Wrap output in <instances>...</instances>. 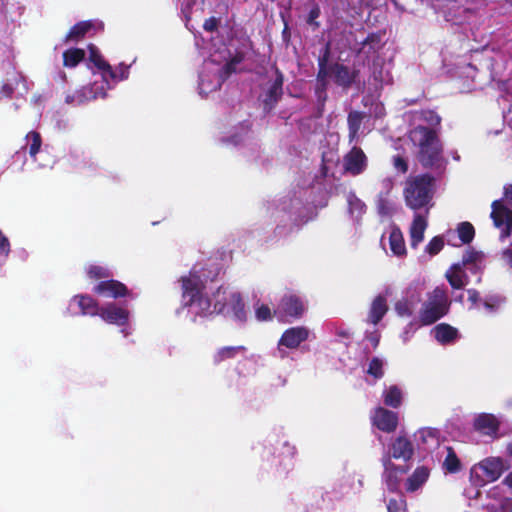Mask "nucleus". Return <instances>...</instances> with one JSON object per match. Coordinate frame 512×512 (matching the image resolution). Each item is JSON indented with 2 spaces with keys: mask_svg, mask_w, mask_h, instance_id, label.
<instances>
[{
  "mask_svg": "<svg viewBox=\"0 0 512 512\" xmlns=\"http://www.w3.org/2000/svg\"><path fill=\"white\" fill-rule=\"evenodd\" d=\"M382 465L384 467L383 479L390 491L398 488L400 483V476L408 472L407 466L396 465L392 462L391 456L384 455L382 457Z\"/></svg>",
  "mask_w": 512,
  "mask_h": 512,
  "instance_id": "obj_9",
  "label": "nucleus"
},
{
  "mask_svg": "<svg viewBox=\"0 0 512 512\" xmlns=\"http://www.w3.org/2000/svg\"><path fill=\"white\" fill-rule=\"evenodd\" d=\"M255 316L258 321H268L272 319V313L269 306L262 304L255 311Z\"/></svg>",
  "mask_w": 512,
  "mask_h": 512,
  "instance_id": "obj_44",
  "label": "nucleus"
},
{
  "mask_svg": "<svg viewBox=\"0 0 512 512\" xmlns=\"http://www.w3.org/2000/svg\"><path fill=\"white\" fill-rule=\"evenodd\" d=\"M180 282L182 287V298L184 306L187 304H192L197 297L203 294L205 289L204 282L195 272H190L189 275L182 276L180 278Z\"/></svg>",
  "mask_w": 512,
  "mask_h": 512,
  "instance_id": "obj_6",
  "label": "nucleus"
},
{
  "mask_svg": "<svg viewBox=\"0 0 512 512\" xmlns=\"http://www.w3.org/2000/svg\"><path fill=\"white\" fill-rule=\"evenodd\" d=\"M445 278L453 289L460 290L469 284L470 279L465 271V268L461 266V261L452 264L445 273Z\"/></svg>",
  "mask_w": 512,
  "mask_h": 512,
  "instance_id": "obj_18",
  "label": "nucleus"
},
{
  "mask_svg": "<svg viewBox=\"0 0 512 512\" xmlns=\"http://www.w3.org/2000/svg\"><path fill=\"white\" fill-rule=\"evenodd\" d=\"M91 87L93 88V93H97V98L105 97L106 92H105L104 84H101V85L94 84Z\"/></svg>",
  "mask_w": 512,
  "mask_h": 512,
  "instance_id": "obj_55",
  "label": "nucleus"
},
{
  "mask_svg": "<svg viewBox=\"0 0 512 512\" xmlns=\"http://www.w3.org/2000/svg\"><path fill=\"white\" fill-rule=\"evenodd\" d=\"M366 168V162H345L343 167L345 172L352 174L353 176L362 173Z\"/></svg>",
  "mask_w": 512,
  "mask_h": 512,
  "instance_id": "obj_43",
  "label": "nucleus"
},
{
  "mask_svg": "<svg viewBox=\"0 0 512 512\" xmlns=\"http://www.w3.org/2000/svg\"><path fill=\"white\" fill-rule=\"evenodd\" d=\"M10 251V243L8 238L0 231V252L5 253L6 255Z\"/></svg>",
  "mask_w": 512,
  "mask_h": 512,
  "instance_id": "obj_49",
  "label": "nucleus"
},
{
  "mask_svg": "<svg viewBox=\"0 0 512 512\" xmlns=\"http://www.w3.org/2000/svg\"><path fill=\"white\" fill-rule=\"evenodd\" d=\"M487 495L491 499L484 505L487 512H512V498L500 496L497 487L489 490Z\"/></svg>",
  "mask_w": 512,
  "mask_h": 512,
  "instance_id": "obj_17",
  "label": "nucleus"
},
{
  "mask_svg": "<svg viewBox=\"0 0 512 512\" xmlns=\"http://www.w3.org/2000/svg\"><path fill=\"white\" fill-rule=\"evenodd\" d=\"M221 296V287L218 288L216 292V301L214 303L213 309H211V301L210 299L202 294L197 297L192 304H187L185 307H191L196 316H207L212 313L216 314H225L226 304L220 300Z\"/></svg>",
  "mask_w": 512,
  "mask_h": 512,
  "instance_id": "obj_7",
  "label": "nucleus"
},
{
  "mask_svg": "<svg viewBox=\"0 0 512 512\" xmlns=\"http://www.w3.org/2000/svg\"><path fill=\"white\" fill-rule=\"evenodd\" d=\"M451 301L443 287H435L427 294V298L419 311V321L428 326L436 323L450 311Z\"/></svg>",
  "mask_w": 512,
  "mask_h": 512,
  "instance_id": "obj_2",
  "label": "nucleus"
},
{
  "mask_svg": "<svg viewBox=\"0 0 512 512\" xmlns=\"http://www.w3.org/2000/svg\"><path fill=\"white\" fill-rule=\"evenodd\" d=\"M409 138L419 147V155L422 158L433 160L442 151V145L436 133L426 127L418 126L411 130Z\"/></svg>",
  "mask_w": 512,
  "mask_h": 512,
  "instance_id": "obj_3",
  "label": "nucleus"
},
{
  "mask_svg": "<svg viewBox=\"0 0 512 512\" xmlns=\"http://www.w3.org/2000/svg\"><path fill=\"white\" fill-rule=\"evenodd\" d=\"M508 469L504 460L500 457H490L482 460L471 469V476L482 477L481 484L498 480L503 472Z\"/></svg>",
  "mask_w": 512,
  "mask_h": 512,
  "instance_id": "obj_5",
  "label": "nucleus"
},
{
  "mask_svg": "<svg viewBox=\"0 0 512 512\" xmlns=\"http://www.w3.org/2000/svg\"><path fill=\"white\" fill-rule=\"evenodd\" d=\"M282 85H283V77L280 72L276 69L274 71V78L271 86L267 91L266 98L264 100L265 105L271 108L274 103L278 101V99L282 95Z\"/></svg>",
  "mask_w": 512,
  "mask_h": 512,
  "instance_id": "obj_24",
  "label": "nucleus"
},
{
  "mask_svg": "<svg viewBox=\"0 0 512 512\" xmlns=\"http://www.w3.org/2000/svg\"><path fill=\"white\" fill-rule=\"evenodd\" d=\"M506 454L512 458V440L506 446Z\"/></svg>",
  "mask_w": 512,
  "mask_h": 512,
  "instance_id": "obj_62",
  "label": "nucleus"
},
{
  "mask_svg": "<svg viewBox=\"0 0 512 512\" xmlns=\"http://www.w3.org/2000/svg\"><path fill=\"white\" fill-rule=\"evenodd\" d=\"M92 27L90 22H80L76 24L67 35L68 40H78L83 37Z\"/></svg>",
  "mask_w": 512,
  "mask_h": 512,
  "instance_id": "obj_37",
  "label": "nucleus"
},
{
  "mask_svg": "<svg viewBox=\"0 0 512 512\" xmlns=\"http://www.w3.org/2000/svg\"><path fill=\"white\" fill-rule=\"evenodd\" d=\"M473 427L483 435L497 438L500 421L493 414L481 413L474 419Z\"/></svg>",
  "mask_w": 512,
  "mask_h": 512,
  "instance_id": "obj_13",
  "label": "nucleus"
},
{
  "mask_svg": "<svg viewBox=\"0 0 512 512\" xmlns=\"http://www.w3.org/2000/svg\"><path fill=\"white\" fill-rule=\"evenodd\" d=\"M309 337V330L304 326H296L286 329L279 342V346H285L289 349H295L306 341Z\"/></svg>",
  "mask_w": 512,
  "mask_h": 512,
  "instance_id": "obj_14",
  "label": "nucleus"
},
{
  "mask_svg": "<svg viewBox=\"0 0 512 512\" xmlns=\"http://www.w3.org/2000/svg\"><path fill=\"white\" fill-rule=\"evenodd\" d=\"M504 196L508 204L512 207V184H508L504 187Z\"/></svg>",
  "mask_w": 512,
  "mask_h": 512,
  "instance_id": "obj_56",
  "label": "nucleus"
},
{
  "mask_svg": "<svg viewBox=\"0 0 512 512\" xmlns=\"http://www.w3.org/2000/svg\"><path fill=\"white\" fill-rule=\"evenodd\" d=\"M246 351L247 348L243 345L221 347L214 353L213 363L219 365L224 361L236 358L239 354H245Z\"/></svg>",
  "mask_w": 512,
  "mask_h": 512,
  "instance_id": "obj_23",
  "label": "nucleus"
},
{
  "mask_svg": "<svg viewBox=\"0 0 512 512\" xmlns=\"http://www.w3.org/2000/svg\"><path fill=\"white\" fill-rule=\"evenodd\" d=\"M66 102L69 103V104L77 105V103H76V92L74 94H72V95H68L66 97Z\"/></svg>",
  "mask_w": 512,
  "mask_h": 512,
  "instance_id": "obj_60",
  "label": "nucleus"
},
{
  "mask_svg": "<svg viewBox=\"0 0 512 512\" xmlns=\"http://www.w3.org/2000/svg\"><path fill=\"white\" fill-rule=\"evenodd\" d=\"M89 59L91 62H93L95 64V66L102 70V71H107L110 73L111 77H114V74L113 72L111 71V67L108 63H106L101 55L99 54L97 48L93 45H90L89 46Z\"/></svg>",
  "mask_w": 512,
  "mask_h": 512,
  "instance_id": "obj_34",
  "label": "nucleus"
},
{
  "mask_svg": "<svg viewBox=\"0 0 512 512\" xmlns=\"http://www.w3.org/2000/svg\"><path fill=\"white\" fill-rule=\"evenodd\" d=\"M432 332L437 342L442 345L454 342L459 336L458 330L447 323H440L436 325Z\"/></svg>",
  "mask_w": 512,
  "mask_h": 512,
  "instance_id": "obj_22",
  "label": "nucleus"
},
{
  "mask_svg": "<svg viewBox=\"0 0 512 512\" xmlns=\"http://www.w3.org/2000/svg\"><path fill=\"white\" fill-rule=\"evenodd\" d=\"M443 468L447 473H458L461 468V461L452 447H447V455L443 462Z\"/></svg>",
  "mask_w": 512,
  "mask_h": 512,
  "instance_id": "obj_29",
  "label": "nucleus"
},
{
  "mask_svg": "<svg viewBox=\"0 0 512 512\" xmlns=\"http://www.w3.org/2000/svg\"><path fill=\"white\" fill-rule=\"evenodd\" d=\"M434 182L430 174L408 177L403 189L406 206L414 211L427 207L433 199Z\"/></svg>",
  "mask_w": 512,
  "mask_h": 512,
  "instance_id": "obj_1",
  "label": "nucleus"
},
{
  "mask_svg": "<svg viewBox=\"0 0 512 512\" xmlns=\"http://www.w3.org/2000/svg\"><path fill=\"white\" fill-rule=\"evenodd\" d=\"M93 292L98 295L114 299L125 297L129 294L127 286L124 283L114 279H108L99 282L93 288Z\"/></svg>",
  "mask_w": 512,
  "mask_h": 512,
  "instance_id": "obj_12",
  "label": "nucleus"
},
{
  "mask_svg": "<svg viewBox=\"0 0 512 512\" xmlns=\"http://www.w3.org/2000/svg\"><path fill=\"white\" fill-rule=\"evenodd\" d=\"M444 247V240L441 236L433 237L426 246V252L432 256L437 255Z\"/></svg>",
  "mask_w": 512,
  "mask_h": 512,
  "instance_id": "obj_42",
  "label": "nucleus"
},
{
  "mask_svg": "<svg viewBox=\"0 0 512 512\" xmlns=\"http://www.w3.org/2000/svg\"><path fill=\"white\" fill-rule=\"evenodd\" d=\"M426 115H427V116H426V118H425V119H426V121H427L430 125H439V124H440L441 119H440V117H439L437 114H435L434 112L429 111V112H427V113H426Z\"/></svg>",
  "mask_w": 512,
  "mask_h": 512,
  "instance_id": "obj_53",
  "label": "nucleus"
},
{
  "mask_svg": "<svg viewBox=\"0 0 512 512\" xmlns=\"http://www.w3.org/2000/svg\"><path fill=\"white\" fill-rule=\"evenodd\" d=\"M426 228V218L421 214H415L410 227V245L412 248H417V246L423 241Z\"/></svg>",
  "mask_w": 512,
  "mask_h": 512,
  "instance_id": "obj_20",
  "label": "nucleus"
},
{
  "mask_svg": "<svg viewBox=\"0 0 512 512\" xmlns=\"http://www.w3.org/2000/svg\"><path fill=\"white\" fill-rule=\"evenodd\" d=\"M414 454V448L409 439L403 436L397 437L389 447V452L386 455L391 456V459H402L408 461Z\"/></svg>",
  "mask_w": 512,
  "mask_h": 512,
  "instance_id": "obj_16",
  "label": "nucleus"
},
{
  "mask_svg": "<svg viewBox=\"0 0 512 512\" xmlns=\"http://www.w3.org/2000/svg\"><path fill=\"white\" fill-rule=\"evenodd\" d=\"M217 26V21L215 18H210L205 21L204 28L207 31H213Z\"/></svg>",
  "mask_w": 512,
  "mask_h": 512,
  "instance_id": "obj_57",
  "label": "nucleus"
},
{
  "mask_svg": "<svg viewBox=\"0 0 512 512\" xmlns=\"http://www.w3.org/2000/svg\"><path fill=\"white\" fill-rule=\"evenodd\" d=\"M399 422L398 414L383 407H377L372 416V423L379 430L392 433L397 429Z\"/></svg>",
  "mask_w": 512,
  "mask_h": 512,
  "instance_id": "obj_11",
  "label": "nucleus"
},
{
  "mask_svg": "<svg viewBox=\"0 0 512 512\" xmlns=\"http://www.w3.org/2000/svg\"><path fill=\"white\" fill-rule=\"evenodd\" d=\"M491 218L494 225L500 228L512 223V210L504 206L499 200L492 203Z\"/></svg>",
  "mask_w": 512,
  "mask_h": 512,
  "instance_id": "obj_21",
  "label": "nucleus"
},
{
  "mask_svg": "<svg viewBox=\"0 0 512 512\" xmlns=\"http://www.w3.org/2000/svg\"><path fill=\"white\" fill-rule=\"evenodd\" d=\"M502 261L512 269V248H506L501 253Z\"/></svg>",
  "mask_w": 512,
  "mask_h": 512,
  "instance_id": "obj_50",
  "label": "nucleus"
},
{
  "mask_svg": "<svg viewBox=\"0 0 512 512\" xmlns=\"http://www.w3.org/2000/svg\"><path fill=\"white\" fill-rule=\"evenodd\" d=\"M366 372L375 379H381L384 376L383 361L378 357H373Z\"/></svg>",
  "mask_w": 512,
  "mask_h": 512,
  "instance_id": "obj_36",
  "label": "nucleus"
},
{
  "mask_svg": "<svg viewBox=\"0 0 512 512\" xmlns=\"http://www.w3.org/2000/svg\"><path fill=\"white\" fill-rule=\"evenodd\" d=\"M504 482L512 489V471L506 476Z\"/></svg>",
  "mask_w": 512,
  "mask_h": 512,
  "instance_id": "obj_61",
  "label": "nucleus"
},
{
  "mask_svg": "<svg viewBox=\"0 0 512 512\" xmlns=\"http://www.w3.org/2000/svg\"><path fill=\"white\" fill-rule=\"evenodd\" d=\"M348 212L355 221H359L366 212L365 203L359 199L355 193L350 192L347 195Z\"/></svg>",
  "mask_w": 512,
  "mask_h": 512,
  "instance_id": "obj_26",
  "label": "nucleus"
},
{
  "mask_svg": "<svg viewBox=\"0 0 512 512\" xmlns=\"http://www.w3.org/2000/svg\"><path fill=\"white\" fill-rule=\"evenodd\" d=\"M364 118V114L352 111L348 115V126H349V137L351 139L356 138L357 133L361 127L362 120Z\"/></svg>",
  "mask_w": 512,
  "mask_h": 512,
  "instance_id": "obj_33",
  "label": "nucleus"
},
{
  "mask_svg": "<svg viewBox=\"0 0 512 512\" xmlns=\"http://www.w3.org/2000/svg\"><path fill=\"white\" fill-rule=\"evenodd\" d=\"M387 298L384 295H377L369 308L367 322L377 325L388 312Z\"/></svg>",
  "mask_w": 512,
  "mask_h": 512,
  "instance_id": "obj_19",
  "label": "nucleus"
},
{
  "mask_svg": "<svg viewBox=\"0 0 512 512\" xmlns=\"http://www.w3.org/2000/svg\"><path fill=\"white\" fill-rule=\"evenodd\" d=\"M390 248L397 256H402L406 253L405 242L402 233L399 230H393L389 236Z\"/></svg>",
  "mask_w": 512,
  "mask_h": 512,
  "instance_id": "obj_31",
  "label": "nucleus"
},
{
  "mask_svg": "<svg viewBox=\"0 0 512 512\" xmlns=\"http://www.w3.org/2000/svg\"><path fill=\"white\" fill-rule=\"evenodd\" d=\"M499 304H500V300L498 297L496 296H491L489 298H486L483 302V305L484 307L489 311V312H495L498 307H499Z\"/></svg>",
  "mask_w": 512,
  "mask_h": 512,
  "instance_id": "obj_47",
  "label": "nucleus"
},
{
  "mask_svg": "<svg viewBox=\"0 0 512 512\" xmlns=\"http://www.w3.org/2000/svg\"><path fill=\"white\" fill-rule=\"evenodd\" d=\"M456 231L462 244H470L475 237V228L467 221L459 223Z\"/></svg>",
  "mask_w": 512,
  "mask_h": 512,
  "instance_id": "obj_30",
  "label": "nucleus"
},
{
  "mask_svg": "<svg viewBox=\"0 0 512 512\" xmlns=\"http://www.w3.org/2000/svg\"><path fill=\"white\" fill-rule=\"evenodd\" d=\"M485 261L486 255L483 251L476 250L474 247L469 246L462 255L461 266L465 268V271L477 275V282H480L481 275L485 269Z\"/></svg>",
  "mask_w": 512,
  "mask_h": 512,
  "instance_id": "obj_8",
  "label": "nucleus"
},
{
  "mask_svg": "<svg viewBox=\"0 0 512 512\" xmlns=\"http://www.w3.org/2000/svg\"><path fill=\"white\" fill-rule=\"evenodd\" d=\"M87 274L91 279H108L112 274L106 267L100 265H91L87 269Z\"/></svg>",
  "mask_w": 512,
  "mask_h": 512,
  "instance_id": "obj_38",
  "label": "nucleus"
},
{
  "mask_svg": "<svg viewBox=\"0 0 512 512\" xmlns=\"http://www.w3.org/2000/svg\"><path fill=\"white\" fill-rule=\"evenodd\" d=\"M468 300L472 304H476L480 300V294L476 289H468Z\"/></svg>",
  "mask_w": 512,
  "mask_h": 512,
  "instance_id": "obj_54",
  "label": "nucleus"
},
{
  "mask_svg": "<svg viewBox=\"0 0 512 512\" xmlns=\"http://www.w3.org/2000/svg\"><path fill=\"white\" fill-rule=\"evenodd\" d=\"M305 312L304 300L293 292L285 293L274 310V316L282 322L300 319Z\"/></svg>",
  "mask_w": 512,
  "mask_h": 512,
  "instance_id": "obj_4",
  "label": "nucleus"
},
{
  "mask_svg": "<svg viewBox=\"0 0 512 512\" xmlns=\"http://www.w3.org/2000/svg\"><path fill=\"white\" fill-rule=\"evenodd\" d=\"M26 138L30 157H35L41 146L40 135L36 132H30Z\"/></svg>",
  "mask_w": 512,
  "mask_h": 512,
  "instance_id": "obj_40",
  "label": "nucleus"
},
{
  "mask_svg": "<svg viewBox=\"0 0 512 512\" xmlns=\"http://www.w3.org/2000/svg\"><path fill=\"white\" fill-rule=\"evenodd\" d=\"M84 51L82 49H70L63 55L64 65L66 67H75L83 58Z\"/></svg>",
  "mask_w": 512,
  "mask_h": 512,
  "instance_id": "obj_35",
  "label": "nucleus"
},
{
  "mask_svg": "<svg viewBox=\"0 0 512 512\" xmlns=\"http://www.w3.org/2000/svg\"><path fill=\"white\" fill-rule=\"evenodd\" d=\"M220 300L226 304L225 313L231 311L233 318L240 323L247 321L245 303L239 292H232L226 297L225 291L221 290Z\"/></svg>",
  "mask_w": 512,
  "mask_h": 512,
  "instance_id": "obj_10",
  "label": "nucleus"
},
{
  "mask_svg": "<svg viewBox=\"0 0 512 512\" xmlns=\"http://www.w3.org/2000/svg\"><path fill=\"white\" fill-rule=\"evenodd\" d=\"M419 434H420V437L422 439V441L424 443L427 442V438H432V439H435V431L430 429V428H426V429H422L419 431Z\"/></svg>",
  "mask_w": 512,
  "mask_h": 512,
  "instance_id": "obj_52",
  "label": "nucleus"
},
{
  "mask_svg": "<svg viewBox=\"0 0 512 512\" xmlns=\"http://www.w3.org/2000/svg\"><path fill=\"white\" fill-rule=\"evenodd\" d=\"M333 73L336 79V82L342 86H348L352 83L354 79L353 73L345 66L336 65L333 68Z\"/></svg>",
  "mask_w": 512,
  "mask_h": 512,
  "instance_id": "obj_32",
  "label": "nucleus"
},
{
  "mask_svg": "<svg viewBox=\"0 0 512 512\" xmlns=\"http://www.w3.org/2000/svg\"><path fill=\"white\" fill-rule=\"evenodd\" d=\"M405 504H406V502L402 498H399V499L391 498L388 501L387 510H388V512H400L402 510V508L405 506Z\"/></svg>",
  "mask_w": 512,
  "mask_h": 512,
  "instance_id": "obj_45",
  "label": "nucleus"
},
{
  "mask_svg": "<svg viewBox=\"0 0 512 512\" xmlns=\"http://www.w3.org/2000/svg\"><path fill=\"white\" fill-rule=\"evenodd\" d=\"M372 344H373V347L376 348L379 344V337L378 336H373L370 338Z\"/></svg>",
  "mask_w": 512,
  "mask_h": 512,
  "instance_id": "obj_63",
  "label": "nucleus"
},
{
  "mask_svg": "<svg viewBox=\"0 0 512 512\" xmlns=\"http://www.w3.org/2000/svg\"><path fill=\"white\" fill-rule=\"evenodd\" d=\"M97 93H93V88L90 86L83 87L76 91V103L77 105L84 104L85 102L96 99Z\"/></svg>",
  "mask_w": 512,
  "mask_h": 512,
  "instance_id": "obj_41",
  "label": "nucleus"
},
{
  "mask_svg": "<svg viewBox=\"0 0 512 512\" xmlns=\"http://www.w3.org/2000/svg\"><path fill=\"white\" fill-rule=\"evenodd\" d=\"M365 155L360 148L354 147L350 153L346 156V160H364Z\"/></svg>",
  "mask_w": 512,
  "mask_h": 512,
  "instance_id": "obj_48",
  "label": "nucleus"
},
{
  "mask_svg": "<svg viewBox=\"0 0 512 512\" xmlns=\"http://www.w3.org/2000/svg\"><path fill=\"white\" fill-rule=\"evenodd\" d=\"M402 390L397 385H391L383 391L384 404L391 408H399L402 404Z\"/></svg>",
  "mask_w": 512,
  "mask_h": 512,
  "instance_id": "obj_27",
  "label": "nucleus"
},
{
  "mask_svg": "<svg viewBox=\"0 0 512 512\" xmlns=\"http://www.w3.org/2000/svg\"><path fill=\"white\" fill-rule=\"evenodd\" d=\"M99 316L102 320L109 324L123 326L128 322L129 312L124 308L118 307L114 303H110L104 307H101Z\"/></svg>",
  "mask_w": 512,
  "mask_h": 512,
  "instance_id": "obj_15",
  "label": "nucleus"
},
{
  "mask_svg": "<svg viewBox=\"0 0 512 512\" xmlns=\"http://www.w3.org/2000/svg\"><path fill=\"white\" fill-rule=\"evenodd\" d=\"M76 298L78 299V306L83 315H99L101 307H99L98 302L94 298L88 295H81Z\"/></svg>",
  "mask_w": 512,
  "mask_h": 512,
  "instance_id": "obj_28",
  "label": "nucleus"
},
{
  "mask_svg": "<svg viewBox=\"0 0 512 512\" xmlns=\"http://www.w3.org/2000/svg\"><path fill=\"white\" fill-rule=\"evenodd\" d=\"M394 308L397 315L400 317H410L413 314L412 303L406 298L398 300Z\"/></svg>",
  "mask_w": 512,
  "mask_h": 512,
  "instance_id": "obj_39",
  "label": "nucleus"
},
{
  "mask_svg": "<svg viewBox=\"0 0 512 512\" xmlns=\"http://www.w3.org/2000/svg\"><path fill=\"white\" fill-rule=\"evenodd\" d=\"M321 172H322V175L323 176H327V166H326V162H322V165H321Z\"/></svg>",
  "mask_w": 512,
  "mask_h": 512,
  "instance_id": "obj_64",
  "label": "nucleus"
},
{
  "mask_svg": "<svg viewBox=\"0 0 512 512\" xmlns=\"http://www.w3.org/2000/svg\"><path fill=\"white\" fill-rule=\"evenodd\" d=\"M504 229L502 230V233H501V237L502 238H506L508 236H510L511 232H512V223L508 224V225H504Z\"/></svg>",
  "mask_w": 512,
  "mask_h": 512,
  "instance_id": "obj_59",
  "label": "nucleus"
},
{
  "mask_svg": "<svg viewBox=\"0 0 512 512\" xmlns=\"http://www.w3.org/2000/svg\"><path fill=\"white\" fill-rule=\"evenodd\" d=\"M396 169L401 173L408 171V162H394Z\"/></svg>",
  "mask_w": 512,
  "mask_h": 512,
  "instance_id": "obj_58",
  "label": "nucleus"
},
{
  "mask_svg": "<svg viewBox=\"0 0 512 512\" xmlns=\"http://www.w3.org/2000/svg\"><path fill=\"white\" fill-rule=\"evenodd\" d=\"M220 85H221L220 78H217L215 83L212 86H210L206 82L205 78L202 76L201 80H200V91H201V93H208V92L218 89L220 87Z\"/></svg>",
  "mask_w": 512,
  "mask_h": 512,
  "instance_id": "obj_46",
  "label": "nucleus"
},
{
  "mask_svg": "<svg viewBox=\"0 0 512 512\" xmlns=\"http://www.w3.org/2000/svg\"><path fill=\"white\" fill-rule=\"evenodd\" d=\"M282 220L279 221V223L276 225L274 229V234L276 236H282L284 234H288L292 231V227L287 228L286 225L281 224Z\"/></svg>",
  "mask_w": 512,
  "mask_h": 512,
  "instance_id": "obj_51",
  "label": "nucleus"
},
{
  "mask_svg": "<svg viewBox=\"0 0 512 512\" xmlns=\"http://www.w3.org/2000/svg\"><path fill=\"white\" fill-rule=\"evenodd\" d=\"M429 475L430 470L427 467H417L412 475L407 479L406 490L408 492H415L428 480Z\"/></svg>",
  "mask_w": 512,
  "mask_h": 512,
  "instance_id": "obj_25",
  "label": "nucleus"
}]
</instances>
